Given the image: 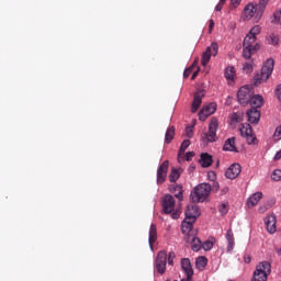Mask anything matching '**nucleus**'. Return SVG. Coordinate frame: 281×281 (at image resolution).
I'll use <instances>...</instances> for the list:
<instances>
[{
	"mask_svg": "<svg viewBox=\"0 0 281 281\" xmlns=\"http://www.w3.org/2000/svg\"><path fill=\"white\" fill-rule=\"evenodd\" d=\"M212 192V184L201 183L198 184L190 194V200L192 203H203L207 201V196Z\"/></svg>",
	"mask_w": 281,
	"mask_h": 281,
	"instance_id": "nucleus-1",
	"label": "nucleus"
},
{
	"mask_svg": "<svg viewBox=\"0 0 281 281\" xmlns=\"http://www.w3.org/2000/svg\"><path fill=\"white\" fill-rule=\"evenodd\" d=\"M257 37L254 35L247 34L243 42V57L246 60H250L251 55L256 54L260 49V44H258Z\"/></svg>",
	"mask_w": 281,
	"mask_h": 281,
	"instance_id": "nucleus-2",
	"label": "nucleus"
},
{
	"mask_svg": "<svg viewBox=\"0 0 281 281\" xmlns=\"http://www.w3.org/2000/svg\"><path fill=\"white\" fill-rule=\"evenodd\" d=\"M161 205H162V212L165 214H171V218H173L175 221H177V218L181 216V210L180 209L175 210L177 202L175 201V198L172 195L170 194L164 195Z\"/></svg>",
	"mask_w": 281,
	"mask_h": 281,
	"instance_id": "nucleus-3",
	"label": "nucleus"
},
{
	"mask_svg": "<svg viewBox=\"0 0 281 281\" xmlns=\"http://www.w3.org/2000/svg\"><path fill=\"white\" fill-rule=\"evenodd\" d=\"M273 67H274L273 59H268L263 64L260 74H257L254 77V82L257 87L258 85H262V82H267L269 78H271V74H273Z\"/></svg>",
	"mask_w": 281,
	"mask_h": 281,
	"instance_id": "nucleus-4",
	"label": "nucleus"
},
{
	"mask_svg": "<svg viewBox=\"0 0 281 281\" xmlns=\"http://www.w3.org/2000/svg\"><path fill=\"white\" fill-rule=\"evenodd\" d=\"M269 273H271V263L262 261L257 266L252 281H267Z\"/></svg>",
	"mask_w": 281,
	"mask_h": 281,
	"instance_id": "nucleus-5",
	"label": "nucleus"
},
{
	"mask_svg": "<svg viewBox=\"0 0 281 281\" xmlns=\"http://www.w3.org/2000/svg\"><path fill=\"white\" fill-rule=\"evenodd\" d=\"M254 16L260 19L262 16V11L258 9V4L250 2L243 10V19L244 21H251Z\"/></svg>",
	"mask_w": 281,
	"mask_h": 281,
	"instance_id": "nucleus-6",
	"label": "nucleus"
},
{
	"mask_svg": "<svg viewBox=\"0 0 281 281\" xmlns=\"http://www.w3.org/2000/svg\"><path fill=\"white\" fill-rule=\"evenodd\" d=\"M254 95V88L251 86H243L237 92V100L241 106H247L249 100Z\"/></svg>",
	"mask_w": 281,
	"mask_h": 281,
	"instance_id": "nucleus-7",
	"label": "nucleus"
},
{
	"mask_svg": "<svg viewBox=\"0 0 281 281\" xmlns=\"http://www.w3.org/2000/svg\"><path fill=\"white\" fill-rule=\"evenodd\" d=\"M239 133L241 137H245L247 140V144H256L258 142V138H256V135L254 134V128H251V125L249 123L240 124L239 126Z\"/></svg>",
	"mask_w": 281,
	"mask_h": 281,
	"instance_id": "nucleus-8",
	"label": "nucleus"
},
{
	"mask_svg": "<svg viewBox=\"0 0 281 281\" xmlns=\"http://www.w3.org/2000/svg\"><path fill=\"white\" fill-rule=\"evenodd\" d=\"M217 54H218V44L212 43L209 47H206V50L202 54V59H201L202 66L206 67L212 56H216Z\"/></svg>",
	"mask_w": 281,
	"mask_h": 281,
	"instance_id": "nucleus-9",
	"label": "nucleus"
},
{
	"mask_svg": "<svg viewBox=\"0 0 281 281\" xmlns=\"http://www.w3.org/2000/svg\"><path fill=\"white\" fill-rule=\"evenodd\" d=\"M166 265H168V254L166 250H161L156 258V269L161 276L162 273H166Z\"/></svg>",
	"mask_w": 281,
	"mask_h": 281,
	"instance_id": "nucleus-10",
	"label": "nucleus"
},
{
	"mask_svg": "<svg viewBox=\"0 0 281 281\" xmlns=\"http://www.w3.org/2000/svg\"><path fill=\"white\" fill-rule=\"evenodd\" d=\"M216 131H218V120L216 117H213L209 125V131L205 134V137L207 142H216L218 137L216 136Z\"/></svg>",
	"mask_w": 281,
	"mask_h": 281,
	"instance_id": "nucleus-11",
	"label": "nucleus"
},
{
	"mask_svg": "<svg viewBox=\"0 0 281 281\" xmlns=\"http://www.w3.org/2000/svg\"><path fill=\"white\" fill-rule=\"evenodd\" d=\"M168 166H170V161L165 160L157 170V183L161 184L166 182V178L168 177Z\"/></svg>",
	"mask_w": 281,
	"mask_h": 281,
	"instance_id": "nucleus-12",
	"label": "nucleus"
},
{
	"mask_svg": "<svg viewBox=\"0 0 281 281\" xmlns=\"http://www.w3.org/2000/svg\"><path fill=\"white\" fill-rule=\"evenodd\" d=\"M184 214L187 220L192 221V223H195L196 218L201 216V211L199 210L198 205L193 204L187 207V211Z\"/></svg>",
	"mask_w": 281,
	"mask_h": 281,
	"instance_id": "nucleus-13",
	"label": "nucleus"
},
{
	"mask_svg": "<svg viewBox=\"0 0 281 281\" xmlns=\"http://www.w3.org/2000/svg\"><path fill=\"white\" fill-rule=\"evenodd\" d=\"M213 113H216V103H210L209 105L204 106L200 113L199 117L201 122H205L210 115H213Z\"/></svg>",
	"mask_w": 281,
	"mask_h": 281,
	"instance_id": "nucleus-14",
	"label": "nucleus"
},
{
	"mask_svg": "<svg viewBox=\"0 0 281 281\" xmlns=\"http://www.w3.org/2000/svg\"><path fill=\"white\" fill-rule=\"evenodd\" d=\"M181 268L187 276L186 280L192 281V276H194V270L192 269V262L190 261L189 258L181 259Z\"/></svg>",
	"mask_w": 281,
	"mask_h": 281,
	"instance_id": "nucleus-15",
	"label": "nucleus"
},
{
	"mask_svg": "<svg viewBox=\"0 0 281 281\" xmlns=\"http://www.w3.org/2000/svg\"><path fill=\"white\" fill-rule=\"evenodd\" d=\"M203 98H205V93L203 91L200 90L195 92L193 102L191 104V113H196V111H199L203 102Z\"/></svg>",
	"mask_w": 281,
	"mask_h": 281,
	"instance_id": "nucleus-16",
	"label": "nucleus"
},
{
	"mask_svg": "<svg viewBox=\"0 0 281 281\" xmlns=\"http://www.w3.org/2000/svg\"><path fill=\"white\" fill-rule=\"evenodd\" d=\"M241 172L240 164H233L228 167V169L225 172V177L227 179L234 180L237 179L238 175Z\"/></svg>",
	"mask_w": 281,
	"mask_h": 281,
	"instance_id": "nucleus-17",
	"label": "nucleus"
},
{
	"mask_svg": "<svg viewBox=\"0 0 281 281\" xmlns=\"http://www.w3.org/2000/svg\"><path fill=\"white\" fill-rule=\"evenodd\" d=\"M186 243L191 244L192 251H200L202 247L201 239L196 237L194 234H189L184 237Z\"/></svg>",
	"mask_w": 281,
	"mask_h": 281,
	"instance_id": "nucleus-18",
	"label": "nucleus"
},
{
	"mask_svg": "<svg viewBox=\"0 0 281 281\" xmlns=\"http://www.w3.org/2000/svg\"><path fill=\"white\" fill-rule=\"evenodd\" d=\"M276 215H268L265 218L266 229L269 234H276L278 232V228L276 227Z\"/></svg>",
	"mask_w": 281,
	"mask_h": 281,
	"instance_id": "nucleus-19",
	"label": "nucleus"
},
{
	"mask_svg": "<svg viewBox=\"0 0 281 281\" xmlns=\"http://www.w3.org/2000/svg\"><path fill=\"white\" fill-rule=\"evenodd\" d=\"M248 104L251 106V109H260L265 104V99L260 94H252L250 97V100Z\"/></svg>",
	"mask_w": 281,
	"mask_h": 281,
	"instance_id": "nucleus-20",
	"label": "nucleus"
},
{
	"mask_svg": "<svg viewBox=\"0 0 281 281\" xmlns=\"http://www.w3.org/2000/svg\"><path fill=\"white\" fill-rule=\"evenodd\" d=\"M248 122L250 124H258L260 122V112L257 109H251L247 111Z\"/></svg>",
	"mask_w": 281,
	"mask_h": 281,
	"instance_id": "nucleus-21",
	"label": "nucleus"
},
{
	"mask_svg": "<svg viewBox=\"0 0 281 281\" xmlns=\"http://www.w3.org/2000/svg\"><path fill=\"white\" fill-rule=\"evenodd\" d=\"M193 225H194V222L186 217L181 225L182 234H187V236L190 234L194 235V231L192 229Z\"/></svg>",
	"mask_w": 281,
	"mask_h": 281,
	"instance_id": "nucleus-22",
	"label": "nucleus"
},
{
	"mask_svg": "<svg viewBox=\"0 0 281 281\" xmlns=\"http://www.w3.org/2000/svg\"><path fill=\"white\" fill-rule=\"evenodd\" d=\"M262 199V192H256L252 195L249 196L247 200V207H256L258 205V202Z\"/></svg>",
	"mask_w": 281,
	"mask_h": 281,
	"instance_id": "nucleus-23",
	"label": "nucleus"
},
{
	"mask_svg": "<svg viewBox=\"0 0 281 281\" xmlns=\"http://www.w3.org/2000/svg\"><path fill=\"white\" fill-rule=\"evenodd\" d=\"M223 150L238 153V149L236 148V137L228 138L223 146Z\"/></svg>",
	"mask_w": 281,
	"mask_h": 281,
	"instance_id": "nucleus-24",
	"label": "nucleus"
},
{
	"mask_svg": "<svg viewBox=\"0 0 281 281\" xmlns=\"http://www.w3.org/2000/svg\"><path fill=\"white\" fill-rule=\"evenodd\" d=\"M213 159H212V155L204 153L201 154L200 156V164L202 166V168H210V166H212L213 164Z\"/></svg>",
	"mask_w": 281,
	"mask_h": 281,
	"instance_id": "nucleus-25",
	"label": "nucleus"
},
{
	"mask_svg": "<svg viewBox=\"0 0 281 281\" xmlns=\"http://www.w3.org/2000/svg\"><path fill=\"white\" fill-rule=\"evenodd\" d=\"M157 243V225L151 224L149 228V238H148V244L150 249H153V245Z\"/></svg>",
	"mask_w": 281,
	"mask_h": 281,
	"instance_id": "nucleus-26",
	"label": "nucleus"
},
{
	"mask_svg": "<svg viewBox=\"0 0 281 281\" xmlns=\"http://www.w3.org/2000/svg\"><path fill=\"white\" fill-rule=\"evenodd\" d=\"M226 240H227V252L232 254V251H234V245H236V243L234 241V232H232V229L227 231Z\"/></svg>",
	"mask_w": 281,
	"mask_h": 281,
	"instance_id": "nucleus-27",
	"label": "nucleus"
},
{
	"mask_svg": "<svg viewBox=\"0 0 281 281\" xmlns=\"http://www.w3.org/2000/svg\"><path fill=\"white\" fill-rule=\"evenodd\" d=\"M169 190L170 192H178L175 194L176 199L183 201V187H181V184H171Z\"/></svg>",
	"mask_w": 281,
	"mask_h": 281,
	"instance_id": "nucleus-28",
	"label": "nucleus"
},
{
	"mask_svg": "<svg viewBox=\"0 0 281 281\" xmlns=\"http://www.w3.org/2000/svg\"><path fill=\"white\" fill-rule=\"evenodd\" d=\"M224 76L226 80H231L232 82H234L236 78V68H234V66L226 67Z\"/></svg>",
	"mask_w": 281,
	"mask_h": 281,
	"instance_id": "nucleus-29",
	"label": "nucleus"
},
{
	"mask_svg": "<svg viewBox=\"0 0 281 281\" xmlns=\"http://www.w3.org/2000/svg\"><path fill=\"white\" fill-rule=\"evenodd\" d=\"M195 267L199 269V271H203L205 267H207V258L205 257H198L195 261Z\"/></svg>",
	"mask_w": 281,
	"mask_h": 281,
	"instance_id": "nucleus-30",
	"label": "nucleus"
},
{
	"mask_svg": "<svg viewBox=\"0 0 281 281\" xmlns=\"http://www.w3.org/2000/svg\"><path fill=\"white\" fill-rule=\"evenodd\" d=\"M175 139V126H170L167 128L166 135H165V142L166 144H170Z\"/></svg>",
	"mask_w": 281,
	"mask_h": 281,
	"instance_id": "nucleus-31",
	"label": "nucleus"
},
{
	"mask_svg": "<svg viewBox=\"0 0 281 281\" xmlns=\"http://www.w3.org/2000/svg\"><path fill=\"white\" fill-rule=\"evenodd\" d=\"M181 177V175L179 173V170L172 168L169 175V181L171 183H177V181H179V178Z\"/></svg>",
	"mask_w": 281,
	"mask_h": 281,
	"instance_id": "nucleus-32",
	"label": "nucleus"
},
{
	"mask_svg": "<svg viewBox=\"0 0 281 281\" xmlns=\"http://www.w3.org/2000/svg\"><path fill=\"white\" fill-rule=\"evenodd\" d=\"M268 45H278L280 43V37L276 34H271L266 38Z\"/></svg>",
	"mask_w": 281,
	"mask_h": 281,
	"instance_id": "nucleus-33",
	"label": "nucleus"
},
{
	"mask_svg": "<svg viewBox=\"0 0 281 281\" xmlns=\"http://www.w3.org/2000/svg\"><path fill=\"white\" fill-rule=\"evenodd\" d=\"M188 148H190V139H184L180 146L178 156L180 157V155H183Z\"/></svg>",
	"mask_w": 281,
	"mask_h": 281,
	"instance_id": "nucleus-34",
	"label": "nucleus"
},
{
	"mask_svg": "<svg viewBox=\"0 0 281 281\" xmlns=\"http://www.w3.org/2000/svg\"><path fill=\"white\" fill-rule=\"evenodd\" d=\"M243 69L246 74H251V71H254V60L246 61Z\"/></svg>",
	"mask_w": 281,
	"mask_h": 281,
	"instance_id": "nucleus-35",
	"label": "nucleus"
},
{
	"mask_svg": "<svg viewBox=\"0 0 281 281\" xmlns=\"http://www.w3.org/2000/svg\"><path fill=\"white\" fill-rule=\"evenodd\" d=\"M194 67H196V60L184 70L183 76L184 78H190V74H192V71H194Z\"/></svg>",
	"mask_w": 281,
	"mask_h": 281,
	"instance_id": "nucleus-36",
	"label": "nucleus"
},
{
	"mask_svg": "<svg viewBox=\"0 0 281 281\" xmlns=\"http://www.w3.org/2000/svg\"><path fill=\"white\" fill-rule=\"evenodd\" d=\"M261 30L262 29L260 27V25H255L252 29H250L248 34L250 36H257L258 34H260Z\"/></svg>",
	"mask_w": 281,
	"mask_h": 281,
	"instance_id": "nucleus-37",
	"label": "nucleus"
},
{
	"mask_svg": "<svg viewBox=\"0 0 281 281\" xmlns=\"http://www.w3.org/2000/svg\"><path fill=\"white\" fill-rule=\"evenodd\" d=\"M202 249H204V251H210L212 249V247H214V243L206 240L202 244Z\"/></svg>",
	"mask_w": 281,
	"mask_h": 281,
	"instance_id": "nucleus-38",
	"label": "nucleus"
},
{
	"mask_svg": "<svg viewBox=\"0 0 281 281\" xmlns=\"http://www.w3.org/2000/svg\"><path fill=\"white\" fill-rule=\"evenodd\" d=\"M271 179L273 181H281V170L280 169H276L271 176Z\"/></svg>",
	"mask_w": 281,
	"mask_h": 281,
	"instance_id": "nucleus-39",
	"label": "nucleus"
},
{
	"mask_svg": "<svg viewBox=\"0 0 281 281\" xmlns=\"http://www.w3.org/2000/svg\"><path fill=\"white\" fill-rule=\"evenodd\" d=\"M273 139L276 142H280L281 139V125H279L276 131H274V134H273Z\"/></svg>",
	"mask_w": 281,
	"mask_h": 281,
	"instance_id": "nucleus-40",
	"label": "nucleus"
},
{
	"mask_svg": "<svg viewBox=\"0 0 281 281\" xmlns=\"http://www.w3.org/2000/svg\"><path fill=\"white\" fill-rule=\"evenodd\" d=\"M267 3H269V0H260L258 10H260V12H265V8L267 7Z\"/></svg>",
	"mask_w": 281,
	"mask_h": 281,
	"instance_id": "nucleus-41",
	"label": "nucleus"
},
{
	"mask_svg": "<svg viewBox=\"0 0 281 281\" xmlns=\"http://www.w3.org/2000/svg\"><path fill=\"white\" fill-rule=\"evenodd\" d=\"M227 212H229V210L227 209V204L223 203L220 205V213L222 214V216H225V214H227Z\"/></svg>",
	"mask_w": 281,
	"mask_h": 281,
	"instance_id": "nucleus-42",
	"label": "nucleus"
},
{
	"mask_svg": "<svg viewBox=\"0 0 281 281\" xmlns=\"http://www.w3.org/2000/svg\"><path fill=\"white\" fill-rule=\"evenodd\" d=\"M175 258H176L175 252L170 251L168 254V265H170L171 267H172V265H175Z\"/></svg>",
	"mask_w": 281,
	"mask_h": 281,
	"instance_id": "nucleus-43",
	"label": "nucleus"
},
{
	"mask_svg": "<svg viewBox=\"0 0 281 281\" xmlns=\"http://www.w3.org/2000/svg\"><path fill=\"white\" fill-rule=\"evenodd\" d=\"M276 98L281 102V83L274 90Z\"/></svg>",
	"mask_w": 281,
	"mask_h": 281,
	"instance_id": "nucleus-44",
	"label": "nucleus"
},
{
	"mask_svg": "<svg viewBox=\"0 0 281 281\" xmlns=\"http://www.w3.org/2000/svg\"><path fill=\"white\" fill-rule=\"evenodd\" d=\"M227 0H220L218 4L215 7L216 12H221Z\"/></svg>",
	"mask_w": 281,
	"mask_h": 281,
	"instance_id": "nucleus-45",
	"label": "nucleus"
},
{
	"mask_svg": "<svg viewBox=\"0 0 281 281\" xmlns=\"http://www.w3.org/2000/svg\"><path fill=\"white\" fill-rule=\"evenodd\" d=\"M232 122H243V116H240L238 113H233Z\"/></svg>",
	"mask_w": 281,
	"mask_h": 281,
	"instance_id": "nucleus-46",
	"label": "nucleus"
},
{
	"mask_svg": "<svg viewBox=\"0 0 281 281\" xmlns=\"http://www.w3.org/2000/svg\"><path fill=\"white\" fill-rule=\"evenodd\" d=\"M186 135L188 137H192V135H193V127L192 126H187L186 127Z\"/></svg>",
	"mask_w": 281,
	"mask_h": 281,
	"instance_id": "nucleus-47",
	"label": "nucleus"
},
{
	"mask_svg": "<svg viewBox=\"0 0 281 281\" xmlns=\"http://www.w3.org/2000/svg\"><path fill=\"white\" fill-rule=\"evenodd\" d=\"M207 177H209L210 181H216V173L214 171H210L207 173Z\"/></svg>",
	"mask_w": 281,
	"mask_h": 281,
	"instance_id": "nucleus-48",
	"label": "nucleus"
},
{
	"mask_svg": "<svg viewBox=\"0 0 281 281\" xmlns=\"http://www.w3.org/2000/svg\"><path fill=\"white\" fill-rule=\"evenodd\" d=\"M274 19L280 23L281 25V9L274 13Z\"/></svg>",
	"mask_w": 281,
	"mask_h": 281,
	"instance_id": "nucleus-49",
	"label": "nucleus"
},
{
	"mask_svg": "<svg viewBox=\"0 0 281 281\" xmlns=\"http://www.w3.org/2000/svg\"><path fill=\"white\" fill-rule=\"evenodd\" d=\"M192 157H194V153L193 151H188L186 154V159L187 161H191L192 160Z\"/></svg>",
	"mask_w": 281,
	"mask_h": 281,
	"instance_id": "nucleus-50",
	"label": "nucleus"
},
{
	"mask_svg": "<svg viewBox=\"0 0 281 281\" xmlns=\"http://www.w3.org/2000/svg\"><path fill=\"white\" fill-rule=\"evenodd\" d=\"M241 2H243V0H231V3L233 5V8H236L237 5H240Z\"/></svg>",
	"mask_w": 281,
	"mask_h": 281,
	"instance_id": "nucleus-51",
	"label": "nucleus"
},
{
	"mask_svg": "<svg viewBox=\"0 0 281 281\" xmlns=\"http://www.w3.org/2000/svg\"><path fill=\"white\" fill-rule=\"evenodd\" d=\"M218 188H221V186L218 184V182L213 181L212 189H213L215 192H218Z\"/></svg>",
	"mask_w": 281,
	"mask_h": 281,
	"instance_id": "nucleus-52",
	"label": "nucleus"
},
{
	"mask_svg": "<svg viewBox=\"0 0 281 281\" xmlns=\"http://www.w3.org/2000/svg\"><path fill=\"white\" fill-rule=\"evenodd\" d=\"M244 262H245L246 265H249V262H251V256L245 255V256H244Z\"/></svg>",
	"mask_w": 281,
	"mask_h": 281,
	"instance_id": "nucleus-53",
	"label": "nucleus"
},
{
	"mask_svg": "<svg viewBox=\"0 0 281 281\" xmlns=\"http://www.w3.org/2000/svg\"><path fill=\"white\" fill-rule=\"evenodd\" d=\"M213 30H214V20H210V24H209V32H210V34H212Z\"/></svg>",
	"mask_w": 281,
	"mask_h": 281,
	"instance_id": "nucleus-54",
	"label": "nucleus"
},
{
	"mask_svg": "<svg viewBox=\"0 0 281 281\" xmlns=\"http://www.w3.org/2000/svg\"><path fill=\"white\" fill-rule=\"evenodd\" d=\"M199 76V68L192 74L191 80H194Z\"/></svg>",
	"mask_w": 281,
	"mask_h": 281,
	"instance_id": "nucleus-55",
	"label": "nucleus"
},
{
	"mask_svg": "<svg viewBox=\"0 0 281 281\" xmlns=\"http://www.w3.org/2000/svg\"><path fill=\"white\" fill-rule=\"evenodd\" d=\"M227 192H229V188L228 187H224L222 189V194H227Z\"/></svg>",
	"mask_w": 281,
	"mask_h": 281,
	"instance_id": "nucleus-56",
	"label": "nucleus"
},
{
	"mask_svg": "<svg viewBox=\"0 0 281 281\" xmlns=\"http://www.w3.org/2000/svg\"><path fill=\"white\" fill-rule=\"evenodd\" d=\"M259 212H260V214H263V212H267V207H265V206L259 207Z\"/></svg>",
	"mask_w": 281,
	"mask_h": 281,
	"instance_id": "nucleus-57",
	"label": "nucleus"
}]
</instances>
